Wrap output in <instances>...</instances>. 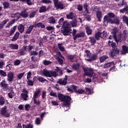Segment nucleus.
Masks as SVG:
<instances>
[{
    "mask_svg": "<svg viewBox=\"0 0 128 128\" xmlns=\"http://www.w3.org/2000/svg\"><path fill=\"white\" fill-rule=\"evenodd\" d=\"M57 82L61 86H66V84H68V76H66L64 80L60 78Z\"/></svg>",
    "mask_w": 128,
    "mask_h": 128,
    "instance_id": "nucleus-10",
    "label": "nucleus"
},
{
    "mask_svg": "<svg viewBox=\"0 0 128 128\" xmlns=\"http://www.w3.org/2000/svg\"><path fill=\"white\" fill-rule=\"evenodd\" d=\"M38 80L40 82H48V80L40 76L38 77Z\"/></svg>",
    "mask_w": 128,
    "mask_h": 128,
    "instance_id": "nucleus-44",
    "label": "nucleus"
},
{
    "mask_svg": "<svg viewBox=\"0 0 128 128\" xmlns=\"http://www.w3.org/2000/svg\"><path fill=\"white\" fill-rule=\"evenodd\" d=\"M18 28L20 34H22L24 32V26L22 24H20L18 26Z\"/></svg>",
    "mask_w": 128,
    "mask_h": 128,
    "instance_id": "nucleus-31",
    "label": "nucleus"
},
{
    "mask_svg": "<svg viewBox=\"0 0 128 128\" xmlns=\"http://www.w3.org/2000/svg\"><path fill=\"white\" fill-rule=\"evenodd\" d=\"M96 18H98V22H102V11L98 10L96 12Z\"/></svg>",
    "mask_w": 128,
    "mask_h": 128,
    "instance_id": "nucleus-16",
    "label": "nucleus"
},
{
    "mask_svg": "<svg viewBox=\"0 0 128 128\" xmlns=\"http://www.w3.org/2000/svg\"><path fill=\"white\" fill-rule=\"evenodd\" d=\"M86 36V33L84 32H80V33H78L76 34V36L74 38H73L74 40H76L77 38H84Z\"/></svg>",
    "mask_w": 128,
    "mask_h": 128,
    "instance_id": "nucleus-13",
    "label": "nucleus"
},
{
    "mask_svg": "<svg viewBox=\"0 0 128 128\" xmlns=\"http://www.w3.org/2000/svg\"><path fill=\"white\" fill-rule=\"evenodd\" d=\"M115 15L112 12H108L104 18L103 22L104 26H108L109 24H114V20H112V18H114Z\"/></svg>",
    "mask_w": 128,
    "mask_h": 128,
    "instance_id": "nucleus-4",
    "label": "nucleus"
},
{
    "mask_svg": "<svg viewBox=\"0 0 128 128\" xmlns=\"http://www.w3.org/2000/svg\"><path fill=\"white\" fill-rule=\"evenodd\" d=\"M85 52L86 54V57L88 58V59H86V60L88 62H92L94 60H96L98 58V54H92L90 52V50H86Z\"/></svg>",
    "mask_w": 128,
    "mask_h": 128,
    "instance_id": "nucleus-5",
    "label": "nucleus"
},
{
    "mask_svg": "<svg viewBox=\"0 0 128 128\" xmlns=\"http://www.w3.org/2000/svg\"><path fill=\"white\" fill-rule=\"evenodd\" d=\"M108 46L112 48V50L110 52V58H112L116 56H120V49L118 48V46L116 42L109 40Z\"/></svg>",
    "mask_w": 128,
    "mask_h": 128,
    "instance_id": "nucleus-3",
    "label": "nucleus"
},
{
    "mask_svg": "<svg viewBox=\"0 0 128 128\" xmlns=\"http://www.w3.org/2000/svg\"><path fill=\"white\" fill-rule=\"evenodd\" d=\"M35 122L36 124H40V119L38 118H36L35 120Z\"/></svg>",
    "mask_w": 128,
    "mask_h": 128,
    "instance_id": "nucleus-64",
    "label": "nucleus"
},
{
    "mask_svg": "<svg viewBox=\"0 0 128 128\" xmlns=\"http://www.w3.org/2000/svg\"><path fill=\"white\" fill-rule=\"evenodd\" d=\"M38 53L34 50H32L30 52V56H38Z\"/></svg>",
    "mask_w": 128,
    "mask_h": 128,
    "instance_id": "nucleus-58",
    "label": "nucleus"
},
{
    "mask_svg": "<svg viewBox=\"0 0 128 128\" xmlns=\"http://www.w3.org/2000/svg\"><path fill=\"white\" fill-rule=\"evenodd\" d=\"M0 74H1V76H7L6 72L2 70H0Z\"/></svg>",
    "mask_w": 128,
    "mask_h": 128,
    "instance_id": "nucleus-55",
    "label": "nucleus"
},
{
    "mask_svg": "<svg viewBox=\"0 0 128 128\" xmlns=\"http://www.w3.org/2000/svg\"><path fill=\"white\" fill-rule=\"evenodd\" d=\"M101 36L102 38H106V36H108V32L106 31H103L102 32H101Z\"/></svg>",
    "mask_w": 128,
    "mask_h": 128,
    "instance_id": "nucleus-50",
    "label": "nucleus"
},
{
    "mask_svg": "<svg viewBox=\"0 0 128 128\" xmlns=\"http://www.w3.org/2000/svg\"><path fill=\"white\" fill-rule=\"evenodd\" d=\"M80 64H73L71 66V68L72 70H80Z\"/></svg>",
    "mask_w": 128,
    "mask_h": 128,
    "instance_id": "nucleus-33",
    "label": "nucleus"
},
{
    "mask_svg": "<svg viewBox=\"0 0 128 128\" xmlns=\"http://www.w3.org/2000/svg\"><path fill=\"white\" fill-rule=\"evenodd\" d=\"M27 84H28V86H34V81L29 79V80H27Z\"/></svg>",
    "mask_w": 128,
    "mask_h": 128,
    "instance_id": "nucleus-54",
    "label": "nucleus"
},
{
    "mask_svg": "<svg viewBox=\"0 0 128 128\" xmlns=\"http://www.w3.org/2000/svg\"><path fill=\"white\" fill-rule=\"evenodd\" d=\"M8 22V19H6L2 22H0V30L4 28V24H6Z\"/></svg>",
    "mask_w": 128,
    "mask_h": 128,
    "instance_id": "nucleus-30",
    "label": "nucleus"
},
{
    "mask_svg": "<svg viewBox=\"0 0 128 128\" xmlns=\"http://www.w3.org/2000/svg\"><path fill=\"white\" fill-rule=\"evenodd\" d=\"M8 96L10 98H12L14 96V92L12 90V92L8 93Z\"/></svg>",
    "mask_w": 128,
    "mask_h": 128,
    "instance_id": "nucleus-47",
    "label": "nucleus"
},
{
    "mask_svg": "<svg viewBox=\"0 0 128 128\" xmlns=\"http://www.w3.org/2000/svg\"><path fill=\"white\" fill-rule=\"evenodd\" d=\"M21 96L22 98H24V100H27L28 99H26V98L28 97V94L22 93L21 94Z\"/></svg>",
    "mask_w": 128,
    "mask_h": 128,
    "instance_id": "nucleus-52",
    "label": "nucleus"
},
{
    "mask_svg": "<svg viewBox=\"0 0 128 128\" xmlns=\"http://www.w3.org/2000/svg\"><path fill=\"white\" fill-rule=\"evenodd\" d=\"M0 86L4 88V90H8V84H6V80H4L1 82Z\"/></svg>",
    "mask_w": 128,
    "mask_h": 128,
    "instance_id": "nucleus-14",
    "label": "nucleus"
},
{
    "mask_svg": "<svg viewBox=\"0 0 128 128\" xmlns=\"http://www.w3.org/2000/svg\"><path fill=\"white\" fill-rule=\"evenodd\" d=\"M128 6H126L125 8H124L120 10V12L121 14H124V12H126L127 10H128Z\"/></svg>",
    "mask_w": 128,
    "mask_h": 128,
    "instance_id": "nucleus-53",
    "label": "nucleus"
},
{
    "mask_svg": "<svg viewBox=\"0 0 128 128\" xmlns=\"http://www.w3.org/2000/svg\"><path fill=\"white\" fill-rule=\"evenodd\" d=\"M66 18L68 20H76V14L70 12L66 15Z\"/></svg>",
    "mask_w": 128,
    "mask_h": 128,
    "instance_id": "nucleus-20",
    "label": "nucleus"
},
{
    "mask_svg": "<svg viewBox=\"0 0 128 128\" xmlns=\"http://www.w3.org/2000/svg\"><path fill=\"white\" fill-rule=\"evenodd\" d=\"M20 16H22V18H24L28 16V12L26 11V9H24L23 10L21 11Z\"/></svg>",
    "mask_w": 128,
    "mask_h": 128,
    "instance_id": "nucleus-17",
    "label": "nucleus"
},
{
    "mask_svg": "<svg viewBox=\"0 0 128 128\" xmlns=\"http://www.w3.org/2000/svg\"><path fill=\"white\" fill-rule=\"evenodd\" d=\"M108 58V56L107 55H104L99 58L100 62L101 63L104 62H106V60H107Z\"/></svg>",
    "mask_w": 128,
    "mask_h": 128,
    "instance_id": "nucleus-28",
    "label": "nucleus"
},
{
    "mask_svg": "<svg viewBox=\"0 0 128 128\" xmlns=\"http://www.w3.org/2000/svg\"><path fill=\"white\" fill-rule=\"evenodd\" d=\"M88 5L87 4H84V9L85 10V12H87V14H90L88 12Z\"/></svg>",
    "mask_w": 128,
    "mask_h": 128,
    "instance_id": "nucleus-57",
    "label": "nucleus"
},
{
    "mask_svg": "<svg viewBox=\"0 0 128 128\" xmlns=\"http://www.w3.org/2000/svg\"><path fill=\"white\" fill-rule=\"evenodd\" d=\"M67 58L68 60H70V62H74V55L68 56H67Z\"/></svg>",
    "mask_w": 128,
    "mask_h": 128,
    "instance_id": "nucleus-38",
    "label": "nucleus"
},
{
    "mask_svg": "<svg viewBox=\"0 0 128 128\" xmlns=\"http://www.w3.org/2000/svg\"><path fill=\"white\" fill-rule=\"evenodd\" d=\"M50 63L51 62H50L49 60H43V64H44V66H48L50 64Z\"/></svg>",
    "mask_w": 128,
    "mask_h": 128,
    "instance_id": "nucleus-56",
    "label": "nucleus"
},
{
    "mask_svg": "<svg viewBox=\"0 0 128 128\" xmlns=\"http://www.w3.org/2000/svg\"><path fill=\"white\" fill-rule=\"evenodd\" d=\"M36 11H32L31 12L29 15V18H34L35 16H36Z\"/></svg>",
    "mask_w": 128,
    "mask_h": 128,
    "instance_id": "nucleus-41",
    "label": "nucleus"
},
{
    "mask_svg": "<svg viewBox=\"0 0 128 128\" xmlns=\"http://www.w3.org/2000/svg\"><path fill=\"white\" fill-rule=\"evenodd\" d=\"M46 12V6H43L40 8H39V12L41 14L42 12Z\"/></svg>",
    "mask_w": 128,
    "mask_h": 128,
    "instance_id": "nucleus-36",
    "label": "nucleus"
},
{
    "mask_svg": "<svg viewBox=\"0 0 128 128\" xmlns=\"http://www.w3.org/2000/svg\"><path fill=\"white\" fill-rule=\"evenodd\" d=\"M34 30V25L30 24L29 27H27L26 30L25 31L26 34H30Z\"/></svg>",
    "mask_w": 128,
    "mask_h": 128,
    "instance_id": "nucleus-21",
    "label": "nucleus"
},
{
    "mask_svg": "<svg viewBox=\"0 0 128 128\" xmlns=\"http://www.w3.org/2000/svg\"><path fill=\"white\" fill-rule=\"evenodd\" d=\"M94 36L96 40H100V38H102V32H96L94 35Z\"/></svg>",
    "mask_w": 128,
    "mask_h": 128,
    "instance_id": "nucleus-25",
    "label": "nucleus"
},
{
    "mask_svg": "<svg viewBox=\"0 0 128 128\" xmlns=\"http://www.w3.org/2000/svg\"><path fill=\"white\" fill-rule=\"evenodd\" d=\"M50 96H54V98H58L59 100L63 102V106H64L70 108V102H72V98L68 96H64L60 93H58V96L56 95V93L54 92H50Z\"/></svg>",
    "mask_w": 128,
    "mask_h": 128,
    "instance_id": "nucleus-2",
    "label": "nucleus"
},
{
    "mask_svg": "<svg viewBox=\"0 0 128 128\" xmlns=\"http://www.w3.org/2000/svg\"><path fill=\"white\" fill-rule=\"evenodd\" d=\"M71 26L74 28V26H76L78 24V22H76V20H74L70 22Z\"/></svg>",
    "mask_w": 128,
    "mask_h": 128,
    "instance_id": "nucleus-45",
    "label": "nucleus"
},
{
    "mask_svg": "<svg viewBox=\"0 0 128 128\" xmlns=\"http://www.w3.org/2000/svg\"><path fill=\"white\" fill-rule=\"evenodd\" d=\"M5 102L6 101H4V98H0V106H4Z\"/></svg>",
    "mask_w": 128,
    "mask_h": 128,
    "instance_id": "nucleus-60",
    "label": "nucleus"
},
{
    "mask_svg": "<svg viewBox=\"0 0 128 128\" xmlns=\"http://www.w3.org/2000/svg\"><path fill=\"white\" fill-rule=\"evenodd\" d=\"M40 90H36L33 96L32 99H36L38 98H40Z\"/></svg>",
    "mask_w": 128,
    "mask_h": 128,
    "instance_id": "nucleus-23",
    "label": "nucleus"
},
{
    "mask_svg": "<svg viewBox=\"0 0 128 128\" xmlns=\"http://www.w3.org/2000/svg\"><path fill=\"white\" fill-rule=\"evenodd\" d=\"M9 48L11 50H18V44H9Z\"/></svg>",
    "mask_w": 128,
    "mask_h": 128,
    "instance_id": "nucleus-29",
    "label": "nucleus"
},
{
    "mask_svg": "<svg viewBox=\"0 0 128 128\" xmlns=\"http://www.w3.org/2000/svg\"><path fill=\"white\" fill-rule=\"evenodd\" d=\"M11 18H16V21L18 20L20 18V14L18 12L12 14H11Z\"/></svg>",
    "mask_w": 128,
    "mask_h": 128,
    "instance_id": "nucleus-18",
    "label": "nucleus"
},
{
    "mask_svg": "<svg viewBox=\"0 0 128 128\" xmlns=\"http://www.w3.org/2000/svg\"><path fill=\"white\" fill-rule=\"evenodd\" d=\"M62 43L58 44V48L61 50V52H64V46H62Z\"/></svg>",
    "mask_w": 128,
    "mask_h": 128,
    "instance_id": "nucleus-48",
    "label": "nucleus"
},
{
    "mask_svg": "<svg viewBox=\"0 0 128 128\" xmlns=\"http://www.w3.org/2000/svg\"><path fill=\"white\" fill-rule=\"evenodd\" d=\"M41 4H51L52 2L50 0H41Z\"/></svg>",
    "mask_w": 128,
    "mask_h": 128,
    "instance_id": "nucleus-49",
    "label": "nucleus"
},
{
    "mask_svg": "<svg viewBox=\"0 0 128 128\" xmlns=\"http://www.w3.org/2000/svg\"><path fill=\"white\" fill-rule=\"evenodd\" d=\"M20 32H16L14 36L12 37V39L11 40L12 42H16V40H17L18 38H20Z\"/></svg>",
    "mask_w": 128,
    "mask_h": 128,
    "instance_id": "nucleus-27",
    "label": "nucleus"
},
{
    "mask_svg": "<svg viewBox=\"0 0 128 128\" xmlns=\"http://www.w3.org/2000/svg\"><path fill=\"white\" fill-rule=\"evenodd\" d=\"M118 30L116 28H114L112 30V31L111 32L113 36V38H114L115 42H118V38H116V34H118Z\"/></svg>",
    "mask_w": 128,
    "mask_h": 128,
    "instance_id": "nucleus-11",
    "label": "nucleus"
},
{
    "mask_svg": "<svg viewBox=\"0 0 128 128\" xmlns=\"http://www.w3.org/2000/svg\"><path fill=\"white\" fill-rule=\"evenodd\" d=\"M50 74L52 76H56V72L54 71H50Z\"/></svg>",
    "mask_w": 128,
    "mask_h": 128,
    "instance_id": "nucleus-62",
    "label": "nucleus"
},
{
    "mask_svg": "<svg viewBox=\"0 0 128 128\" xmlns=\"http://www.w3.org/2000/svg\"><path fill=\"white\" fill-rule=\"evenodd\" d=\"M118 6H126V2H125L124 0H122L118 3Z\"/></svg>",
    "mask_w": 128,
    "mask_h": 128,
    "instance_id": "nucleus-39",
    "label": "nucleus"
},
{
    "mask_svg": "<svg viewBox=\"0 0 128 128\" xmlns=\"http://www.w3.org/2000/svg\"><path fill=\"white\" fill-rule=\"evenodd\" d=\"M16 26H13L12 28H11V29L10 30V36H12V34H14V32H16Z\"/></svg>",
    "mask_w": 128,
    "mask_h": 128,
    "instance_id": "nucleus-35",
    "label": "nucleus"
},
{
    "mask_svg": "<svg viewBox=\"0 0 128 128\" xmlns=\"http://www.w3.org/2000/svg\"><path fill=\"white\" fill-rule=\"evenodd\" d=\"M10 4L9 2H4L2 3V6H4V10H6L7 8H10Z\"/></svg>",
    "mask_w": 128,
    "mask_h": 128,
    "instance_id": "nucleus-34",
    "label": "nucleus"
},
{
    "mask_svg": "<svg viewBox=\"0 0 128 128\" xmlns=\"http://www.w3.org/2000/svg\"><path fill=\"white\" fill-rule=\"evenodd\" d=\"M82 68L84 72V74H83L84 76H90V78L92 76V69L88 68H86L84 66H82Z\"/></svg>",
    "mask_w": 128,
    "mask_h": 128,
    "instance_id": "nucleus-7",
    "label": "nucleus"
},
{
    "mask_svg": "<svg viewBox=\"0 0 128 128\" xmlns=\"http://www.w3.org/2000/svg\"><path fill=\"white\" fill-rule=\"evenodd\" d=\"M20 2L26 3L28 6H32V2L30 0H20Z\"/></svg>",
    "mask_w": 128,
    "mask_h": 128,
    "instance_id": "nucleus-43",
    "label": "nucleus"
},
{
    "mask_svg": "<svg viewBox=\"0 0 128 128\" xmlns=\"http://www.w3.org/2000/svg\"><path fill=\"white\" fill-rule=\"evenodd\" d=\"M42 74L46 78H52V75L50 74V71H48L46 69H44L42 72Z\"/></svg>",
    "mask_w": 128,
    "mask_h": 128,
    "instance_id": "nucleus-19",
    "label": "nucleus"
},
{
    "mask_svg": "<svg viewBox=\"0 0 128 128\" xmlns=\"http://www.w3.org/2000/svg\"><path fill=\"white\" fill-rule=\"evenodd\" d=\"M72 88H73L74 92L76 94H84V90L82 89L78 90V86L75 85H72Z\"/></svg>",
    "mask_w": 128,
    "mask_h": 128,
    "instance_id": "nucleus-9",
    "label": "nucleus"
},
{
    "mask_svg": "<svg viewBox=\"0 0 128 128\" xmlns=\"http://www.w3.org/2000/svg\"><path fill=\"white\" fill-rule=\"evenodd\" d=\"M64 18H62L58 22V25H56L57 28H60L62 26V34L65 36H68L70 32L72 30L70 24L68 21H64Z\"/></svg>",
    "mask_w": 128,
    "mask_h": 128,
    "instance_id": "nucleus-1",
    "label": "nucleus"
},
{
    "mask_svg": "<svg viewBox=\"0 0 128 128\" xmlns=\"http://www.w3.org/2000/svg\"><path fill=\"white\" fill-rule=\"evenodd\" d=\"M85 90H86V92H87V94H92V90H90V88L86 87Z\"/></svg>",
    "mask_w": 128,
    "mask_h": 128,
    "instance_id": "nucleus-61",
    "label": "nucleus"
},
{
    "mask_svg": "<svg viewBox=\"0 0 128 128\" xmlns=\"http://www.w3.org/2000/svg\"><path fill=\"white\" fill-rule=\"evenodd\" d=\"M14 79V73L12 71H10L7 73V80L8 82H12Z\"/></svg>",
    "mask_w": 128,
    "mask_h": 128,
    "instance_id": "nucleus-8",
    "label": "nucleus"
},
{
    "mask_svg": "<svg viewBox=\"0 0 128 128\" xmlns=\"http://www.w3.org/2000/svg\"><path fill=\"white\" fill-rule=\"evenodd\" d=\"M34 100V104L36 106H40V100H37L36 99H32Z\"/></svg>",
    "mask_w": 128,
    "mask_h": 128,
    "instance_id": "nucleus-51",
    "label": "nucleus"
},
{
    "mask_svg": "<svg viewBox=\"0 0 128 128\" xmlns=\"http://www.w3.org/2000/svg\"><path fill=\"white\" fill-rule=\"evenodd\" d=\"M31 60L32 62H38V58L34 56H32L31 57Z\"/></svg>",
    "mask_w": 128,
    "mask_h": 128,
    "instance_id": "nucleus-63",
    "label": "nucleus"
},
{
    "mask_svg": "<svg viewBox=\"0 0 128 128\" xmlns=\"http://www.w3.org/2000/svg\"><path fill=\"white\" fill-rule=\"evenodd\" d=\"M55 58L56 60H58V58H64V56L62 55V54L60 53V51H58V52H57L56 55L55 56Z\"/></svg>",
    "mask_w": 128,
    "mask_h": 128,
    "instance_id": "nucleus-37",
    "label": "nucleus"
},
{
    "mask_svg": "<svg viewBox=\"0 0 128 128\" xmlns=\"http://www.w3.org/2000/svg\"><path fill=\"white\" fill-rule=\"evenodd\" d=\"M90 39V42L91 44V46H94L96 44V40L94 36H90L89 38Z\"/></svg>",
    "mask_w": 128,
    "mask_h": 128,
    "instance_id": "nucleus-32",
    "label": "nucleus"
},
{
    "mask_svg": "<svg viewBox=\"0 0 128 128\" xmlns=\"http://www.w3.org/2000/svg\"><path fill=\"white\" fill-rule=\"evenodd\" d=\"M55 8L57 9L64 10V4L62 2L57 1L55 4H54Z\"/></svg>",
    "mask_w": 128,
    "mask_h": 128,
    "instance_id": "nucleus-12",
    "label": "nucleus"
},
{
    "mask_svg": "<svg viewBox=\"0 0 128 128\" xmlns=\"http://www.w3.org/2000/svg\"><path fill=\"white\" fill-rule=\"evenodd\" d=\"M20 60H16L14 61V66H20Z\"/></svg>",
    "mask_w": 128,
    "mask_h": 128,
    "instance_id": "nucleus-59",
    "label": "nucleus"
},
{
    "mask_svg": "<svg viewBox=\"0 0 128 128\" xmlns=\"http://www.w3.org/2000/svg\"><path fill=\"white\" fill-rule=\"evenodd\" d=\"M0 114L2 116H4V118H10V114L8 111V106H4L1 108Z\"/></svg>",
    "mask_w": 128,
    "mask_h": 128,
    "instance_id": "nucleus-6",
    "label": "nucleus"
},
{
    "mask_svg": "<svg viewBox=\"0 0 128 128\" xmlns=\"http://www.w3.org/2000/svg\"><path fill=\"white\" fill-rule=\"evenodd\" d=\"M22 128H34V125L30 124H27L26 125L23 124Z\"/></svg>",
    "mask_w": 128,
    "mask_h": 128,
    "instance_id": "nucleus-42",
    "label": "nucleus"
},
{
    "mask_svg": "<svg viewBox=\"0 0 128 128\" xmlns=\"http://www.w3.org/2000/svg\"><path fill=\"white\" fill-rule=\"evenodd\" d=\"M128 54V46L123 45L122 46V54Z\"/></svg>",
    "mask_w": 128,
    "mask_h": 128,
    "instance_id": "nucleus-26",
    "label": "nucleus"
},
{
    "mask_svg": "<svg viewBox=\"0 0 128 128\" xmlns=\"http://www.w3.org/2000/svg\"><path fill=\"white\" fill-rule=\"evenodd\" d=\"M48 22L49 24H56V19L54 16H51L49 18Z\"/></svg>",
    "mask_w": 128,
    "mask_h": 128,
    "instance_id": "nucleus-40",
    "label": "nucleus"
},
{
    "mask_svg": "<svg viewBox=\"0 0 128 128\" xmlns=\"http://www.w3.org/2000/svg\"><path fill=\"white\" fill-rule=\"evenodd\" d=\"M85 30H86V34H87L88 36H90V34H92V29L90 26L86 25L85 26Z\"/></svg>",
    "mask_w": 128,
    "mask_h": 128,
    "instance_id": "nucleus-22",
    "label": "nucleus"
},
{
    "mask_svg": "<svg viewBox=\"0 0 128 128\" xmlns=\"http://www.w3.org/2000/svg\"><path fill=\"white\" fill-rule=\"evenodd\" d=\"M28 48V46H22V48L20 49L19 50V54L20 56H24V54L26 52H28V50H26Z\"/></svg>",
    "mask_w": 128,
    "mask_h": 128,
    "instance_id": "nucleus-15",
    "label": "nucleus"
},
{
    "mask_svg": "<svg viewBox=\"0 0 128 128\" xmlns=\"http://www.w3.org/2000/svg\"><path fill=\"white\" fill-rule=\"evenodd\" d=\"M24 72H25L18 74L17 75L18 80H22V76H24Z\"/></svg>",
    "mask_w": 128,
    "mask_h": 128,
    "instance_id": "nucleus-46",
    "label": "nucleus"
},
{
    "mask_svg": "<svg viewBox=\"0 0 128 128\" xmlns=\"http://www.w3.org/2000/svg\"><path fill=\"white\" fill-rule=\"evenodd\" d=\"M112 66H114V62H107L104 64V68H110Z\"/></svg>",
    "mask_w": 128,
    "mask_h": 128,
    "instance_id": "nucleus-24",
    "label": "nucleus"
}]
</instances>
